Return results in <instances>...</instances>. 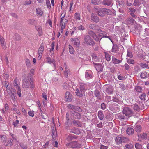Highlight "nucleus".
Masks as SVG:
<instances>
[{"label": "nucleus", "instance_id": "f257e3e1", "mask_svg": "<svg viewBox=\"0 0 149 149\" xmlns=\"http://www.w3.org/2000/svg\"><path fill=\"white\" fill-rule=\"evenodd\" d=\"M6 87L7 88V92L10 95L11 99L13 101L16 100V90L8 86V85H6Z\"/></svg>", "mask_w": 149, "mask_h": 149}, {"label": "nucleus", "instance_id": "f03ea898", "mask_svg": "<svg viewBox=\"0 0 149 149\" xmlns=\"http://www.w3.org/2000/svg\"><path fill=\"white\" fill-rule=\"evenodd\" d=\"M84 41L85 44L92 46H94L95 44V42L88 35H86L84 36Z\"/></svg>", "mask_w": 149, "mask_h": 149}, {"label": "nucleus", "instance_id": "7ed1b4c3", "mask_svg": "<svg viewBox=\"0 0 149 149\" xmlns=\"http://www.w3.org/2000/svg\"><path fill=\"white\" fill-rule=\"evenodd\" d=\"M67 147H71V148H80L81 146V145L79 143H78L76 141H73L72 142L68 143L66 144Z\"/></svg>", "mask_w": 149, "mask_h": 149}, {"label": "nucleus", "instance_id": "20e7f679", "mask_svg": "<svg viewBox=\"0 0 149 149\" xmlns=\"http://www.w3.org/2000/svg\"><path fill=\"white\" fill-rule=\"evenodd\" d=\"M128 140L127 138L124 137L118 136L116 137L115 141L117 144H120L122 142H125Z\"/></svg>", "mask_w": 149, "mask_h": 149}, {"label": "nucleus", "instance_id": "39448f33", "mask_svg": "<svg viewBox=\"0 0 149 149\" xmlns=\"http://www.w3.org/2000/svg\"><path fill=\"white\" fill-rule=\"evenodd\" d=\"M89 33L96 41L100 42L102 38L101 37V35L99 34L98 36H97L92 31H90Z\"/></svg>", "mask_w": 149, "mask_h": 149}, {"label": "nucleus", "instance_id": "423d86ee", "mask_svg": "<svg viewBox=\"0 0 149 149\" xmlns=\"http://www.w3.org/2000/svg\"><path fill=\"white\" fill-rule=\"evenodd\" d=\"M123 113L127 116H130L132 114V111L130 108L125 107L123 110Z\"/></svg>", "mask_w": 149, "mask_h": 149}, {"label": "nucleus", "instance_id": "0eeeda50", "mask_svg": "<svg viewBox=\"0 0 149 149\" xmlns=\"http://www.w3.org/2000/svg\"><path fill=\"white\" fill-rule=\"evenodd\" d=\"M31 82L29 79L25 78L23 81L22 87L24 88H27L29 87Z\"/></svg>", "mask_w": 149, "mask_h": 149}, {"label": "nucleus", "instance_id": "6e6552de", "mask_svg": "<svg viewBox=\"0 0 149 149\" xmlns=\"http://www.w3.org/2000/svg\"><path fill=\"white\" fill-rule=\"evenodd\" d=\"M44 50V48L42 45H41L39 48L38 54L39 56L38 57V59L40 60L41 59L42 56V52Z\"/></svg>", "mask_w": 149, "mask_h": 149}, {"label": "nucleus", "instance_id": "1a4fd4ad", "mask_svg": "<svg viewBox=\"0 0 149 149\" xmlns=\"http://www.w3.org/2000/svg\"><path fill=\"white\" fill-rule=\"evenodd\" d=\"M72 44L76 47H79L80 45V41L79 39L77 38H72L71 39Z\"/></svg>", "mask_w": 149, "mask_h": 149}, {"label": "nucleus", "instance_id": "9d476101", "mask_svg": "<svg viewBox=\"0 0 149 149\" xmlns=\"http://www.w3.org/2000/svg\"><path fill=\"white\" fill-rule=\"evenodd\" d=\"M0 43L2 48L4 49H6L7 47L5 39L2 37H0Z\"/></svg>", "mask_w": 149, "mask_h": 149}, {"label": "nucleus", "instance_id": "9b49d317", "mask_svg": "<svg viewBox=\"0 0 149 149\" xmlns=\"http://www.w3.org/2000/svg\"><path fill=\"white\" fill-rule=\"evenodd\" d=\"M65 98L66 101L68 102L71 101L72 99V95L69 92H67L65 93Z\"/></svg>", "mask_w": 149, "mask_h": 149}, {"label": "nucleus", "instance_id": "f8f14e48", "mask_svg": "<svg viewBox=\"0 0 149 149\" xmlns=\"http://www.w3.org/2000/svg\"><path fill=\"white\" fill-rule=\"evenodd\" d=\"M79 88L81 92L85 93L86 90L87 89L86 84L84 83L80 84Z\"/></svg>", "mask_w": 149, "mask_h": 149}, {"label": "nucleus", "instance_id": "ddd939ff", "mask_svg": "<svg viewBox=\"0 0 149 149\" xmlns=\"http://www.w3.org/2000/svg\"><path fill=\"white\" fill-rule=\"evenodd\" d=\"M99 16L101 17H103L105 15V12H104V8H101L98 10L97 12Z\"/></svg>", "mask_w": 149, "mask_h": 149}, {"label": "nucleus", "instance_id": "4468645a", "mask_svg": "<svg viewBox=\"0 0 149 149\" xmlns=\"http://www.w3.org/2000/svg\"><path fill=\"white\" fill-rule=\"evenodd\" d=\"M46 62L49 64L53 63L54 67L56 68L55 61L54 59L52 60L50 57H47L46 58Z\"/></svg>", "mask_w": 149, "mask_h": 149}, {"label": "nucleus", "instance_id": "2eb2a0df", "mask_svg": "<svg viewBox=\"0 0 149 149\" xmlns=\"http://www.w3.org/2000/svg\"><path fill=\"white\" fill-rule=\"evenodd\" d=\"M71 113L73 115L76 119H79L81 118V115L80 113L76 112L74 111H72Z\"/></svg>", "mask_w": 149, "mask_h": 149}, {"label": "nucleus", "instance_id": "dca6fc26", "mask_svg": "<svg viewBox=\"0 0 149 149\" xmlns=\"http://www.w3.org/2000/svg\"><path fill=\"white\" fill-rule=\"evenodd\" d=\"M43 12L41 8H38L36 9V14L39 17H40L43 15Z\"/></svg>", "mask_w": 149, "mask_h": 149}, {"label": "nucleus", "instance_id": "f3484780", "mask_svg": "<svg viewBox=\"0 0 149 149\" xmlns=\"http://www.w3.org/2000/svg\"><path fill=\"white\" fill-rule=\"evenodd\" d=\"M68 22V20L66 18L61 19L60 22V26L65 27L66 24Z\"/></svg>", "mask_w": 149, "mask_h": 149}, {"label": "nucleus", "instance_id": "a211bd4d", "mask_svg": "<svg viewBox=\"0 0 149 149\" xmlns=\"http://www.w3.org/2000/svg\"><path fill=\"white\" fill-rule=\"evenodd\" d=\"M35 27L39 33V35L41 36L42 34V27L40 26H36Z\"/></svg>", "mask_w": 149, "mask_h": 149}, {"label": "nucleus", "instance_id": "6ab92c4d", "mask_svg": "<svg viewBox=\"0 0 149 149\" xmlns=\"http://www.w3.org/2000/svg\"><path fill=\"white\" fill-rule=\"evenodd\" d=\"M91 19L92 20L96 23L98 22L99 21V18L93 13L91 14Z\"/></svg>", "mask_w": 149, "mask_h": 149}, {"label": "nucleus", "instance_id": "aec40b11", "mask_svg": "<svg viewBox=\"0 0 149 149\" xmlns=\"http://www.w3.org/2000/svg\"><path fill=\"white\" fill-rule=\"evenodd\" d=\"M118 50V45L115 44H113L111 52H113L117 53Z\"/></svg>", "mask_w": 149, "mask_h": 149}, {"label": "nucleus", "instance_id": "412c9836", "mask_svg": "<svg viewBox=\"0 0 149 149\" xmlns=\"http://www.w3.org/2000/svg\"><path fill=\"white\" fill-rule=\"evenodd\" d=\"M92 72L91 70H88L86 71L85 72V77L86 78L89 79L92 77Z\"/></svg>", "mask_w": 149, "mask_h": 149}, {"label": "nucleus", "instance_id": "4be33fe9", "mask_svg": "<svg viewBox=\"0 0 149 149\" xmlns=\"http://www.w3.org/2000/svg\"><path fill=\"white\" fill-rule=\"evenodd\" d=\"M76 95L79 97H83L84 95L85 94V93H83V92H81V91L78 89H77L75 91Z\"/></svg>", "mask_w": 149, "mask_h": 149}, {"label": "nucleus", "instance_id": "5701e85b", "mask_svg": "<svg viewBox=\"0 0 149 149\" xmlns=\"http://www.w3.org/2000/svg\"><path fill=\"white\" fill-rule=\"evenodd\" d=\"M70 132L76 134H79L81 133V131L79 129L75 128L71 129Z\"/></svg>", "mask_w": 149, "mask_h": 149}, {"label": "nucleus", "instance_id": "b1692460", "mask_svg": "<svg viewBox=\"0 0 149 149\" xmlns=\"http://www.w3.org/2000/svg\"><path fill=\"white\" fill-rule=\"evenodd\" d=\"M112 61L113 63L115 64H118L121 62V60L117 59L114 56H112Z\"/></svg>", "mask_w": 149, "mask_h": 149}, {"label": "nucleus", "instance_id": "393cba45", "mask_svg": "<svg viewBox=\"0 0 149 149\" xmlns=\"http://www.w3.org/2000/svg\"><path fill=\"white\" fill-rule=\"evenodd\" d=\"M72 123L75 126H76L78 127H81L82 126L81 123L78 120H73L72 121Z\"/></svg>", "mask_w": 149, "mask_h": 149}, {"label": "nucleus", "instance_id": "a878e982", "mask_svg": "<svg viewBox=\"0 0 149 149\" xmlns=\"http://www.w3.org/2000/svg\"><path fill=\"white\" fill-rule=\"evenodd\" d=\"M97 32L99 33V34H101L102 35V36H102L101 38H104L105 36H107L108 35V33L104 31H102L101 29H99L97 30Z\"/></svg>", "mask_w": 149, "mask_h": 149}, {"label": "nucleus", "instance_id": "bb28decb", "mask_svg": "<svg viewBox=\"0 0 149 149\" xmlns=\"http://www.w3.org/2000/svg\"><path fill=\"white\" fill-rule=\"evenodd\" d=\"M17 78H16L14 80L13 85L14 86L15 88L17 90H20V88L19 86V85L17 83Z\"/></svg>", "mask_w": 149, "mask_h": 149}, {"label": "nucleus", "instance_id": "cd10ccee", "mask_svg": "<svg viewBox=\"0 0 149 149\" xmlns=\"http://www.w3.org/2000/svg\"><path fill=\"white\" fill-rule=\"evenodd\" d=\"M134 129L130 127H128L126 130L127 133L128 135L132 134L134 133Z\"/></svg>", "mask_w": 149, "mask_h": 149}, {"label": "nucleus", "instance_id": "c85d7f7f", "mask_svg": "<svg viewBox=\"0 0 149 149\" xmlns=\"http://www.w3.org/2000/svg\"><path fill=\"white\" fill-rule=\"evenodd\" d=\"M140 66L143 68H149V63H141Z\"/></svg>", "mask_w": 149, "mask_h": 149}, {"label": "nucleus", "instance_id": "c756f323", "mask_svg": "<svg viewBox=\"0 0 149 149\" xmlns=\"http://www.w3.org/2000/svg\"><path fill=\"white\" fill-rule=\"evenodd\" d=\"M106 91L109 94H112L113 91L112 87L111 86H109L107 89Z\"/></svg>", "mask_w": 149, "mask_h": 149}, {"label": "nucleus", "instance_id": "7c9ffc66", "mask_svg": "<svg viewBox=\"0 0 149 149\" xmlns=\"http://www.w3.org/2000/svg\"><path fill=\"white\" fill-rule=\"evenodd\" d=\"M127 22L129 24L134 23L135 21L131 17H129L126 20Z\"/></svg>", "mask_w": 149, "mask_h": 149}, {"label": "nucleus", "instance_id": "2f4dec72", "mask_svg": "<svg viewBox=\"0 0 149 149\" xmlns=\"http://www.w3.org/2000/svg\"><path fill=\"white\" fill-rule=\"evenodd\" d=\"M98 115L99 118L101 120L103 119L104 115L102 112L100 111H99L98 113Z\"/></svg>", "mask_w": 149, "mask_h": 149}, {"label": "nucleus", "instance_id": "473e14b6", "mask_svg": "<svg viewBox=\"0 0 149 149\" xmlns=\"http://www.w3.org/2000/svg\"><path fill=\"white\" fill-rule=\"evenodd\" d=\"M69 49L70 53L71 54H74V50L73 47L70 45H69Z\"/></svg>", "mask_w": 149, "mask_h": 149}, {"label": "nucleus", "instance_id": "72a5a7b5", "mask_svg": "<svg viewBox=\"0 0 149 149\" xmlns=\"http://www.w3.org/2000/svg\"><path fill=\"white\" fill-rule=\"evenodd\" d=\"M104 53L105 54V57L106 60L107 61H109L111 59L110 56L106 52H104Z\"/></svg>", "mask_w": 149, "mask_h": 149}, {"label": "nucleus", "instance_id": "f704fd0d", "mask_svg": "<svg viewBox=\"0 0 149 149\" xmlns=\"http://www.w3.org/2000/svg\"><path fill=\"white\" fill-rule=\"evenodd\" d=\"M74 15L75 19L77 21H79L80 19V14L79 13H76Z\"/></svg>", "mask_w": 149, "mask_h": 149}, {"label": "nucleus", "instance_id": "c9c22d12", "mask_svg": "<svg viewBox=\"0 0 149 149\" xmlns=\"http://www.w3.org/2000/svg\"><path fill=\"white\" fill-rule=\"evenodd\" d=\"M103 3L104 5L109 6L111 5V1L109 0H105L103 1Z\"/></svg>", "mask_w": 149, "mask_h": 149}, {"label": "nucleus", "instance_id": "e433bc0d", "mask_svg": "<svg viewBox=\"0 0 149 149\" xmlns=\"http://www.w3.org/2000/svg\"><path fill=\"white\" fill-rule=\"evenodd\" d=\"M141 130V127L139 125H137L135 126V130L137 132H140Z\"/></svg>", "mask_w": 149, "mask_h": 149}, {"label": "nucleus", "instance_id": "4c0bfd02", "mask_svg": "<svg viewBox=\"0 0 149 149\" xmlns=\"http://www.w3.org/2000/svg\"><path fill=\"white\" fill-rule=\"evenodd\" d=\"M104 12H105V14H107L108 15H111L112 13V12L111 10L109 9H107L104 8Z\"/></svg>", "mask_w": 149, "mask_h": 149}, {"label": "nucleus", "instance_id": "58836bf2", "mask_svg": "<svg viewBox=\"0 0 149 149\" xmlns=\"http://www.w3.org/2000/svg\"><path fill=\"white\" fill-rule=\"evenodd\" d=\"M140 76L142 79H145L147 77V73L146 72H143L141 74Z\"/></svg>", "mask_w": 149, "mask_h": 149}, {"label": "nucleus", "instance_id": "ea45409f", "mask_svg": "<svg viewBox=\"0 0 149 149\" xmlns=\"http://www.w3.org/2000/svg\"><path fill=\"white\" fill-rule=\"evenodd\" d=\"M0 138L1 141L3 143H5L6 142V136L0 135Z\"/></svg>", "mask_w": 149, "mask_h": 149}, {"label": "nucleus", "instance_id": "a19ab883", "mask_svg": "<svg viewBox=\"0 0 149 149\" xmlns=\"http://www.w3.org/2000/svg\"><path fill=\"white\" fill-rule=\"evenodd\" d=\"M136 149H142V146L141 145L138 143H136L135 145Z\"/></svg>", "mask_w": 149, "mask_h": 149}, {"label": "nucleus", "instance_id": "79ce46f5", "mask_svg": "<svg viewBox=\"0 0 149 149\" xmlns=\"http://www.w3.org/2000/svg\"><path fill=\"white\" fill-rule=\"evenodd\" d=\"M64 74L65 76L66 77H68V74H70V71L69 70L66 68L64 72Z\"/></svg>", "mask_w": 149, "mask_h": 149}, {"label": "nucleus", "instance_id": "37998d69", "mask_svg": "<svg viewBox=\"0 0 149 149\" xmlns=\"http://www.w3.org/2000/svg\"><path fill=\"white\" fill-rule=\"evenodd\" d=\"M92 57L93 60L95 61H99V58L95 54H93Z\"/></svg>", "mask_w": 149, "mask_h": 149}, {"label": "nucleus", "instance_id": "c03bdc74", "mask_svg": "<svg viewBox=\"0 0 149 149\" xmlns=\"http://www.w3.org/2000/svg\"><path fill=\"white\" fill-rule=\"evenodd\" d=\"M9 108V105L7 103H6L4 104V109H2V111L3 112H4V110L6 111L8 110Z\"/></svg>", "mask_w": 149, "mask_h": 149}, {"label": "nucleus", "instance_id": "a18cd8bd", "mask_svg": "<svg viewBox=\"0 0 149 149\" xmlns=\"http://www.w3.org/2000/svg\"><path fill=\"white\" fill-rule=\"evenodd\" d=\"M135 90L136 91L138 92H141L142 91V88L139 86H136L135 87Z\"/></svg>", "mask_w": 149, "mask_h": 149}, {"label": "nucleus", "instance_id": "49530a36", "mask_svg": "<svg viewBox=\"0 0 149 149\" xmlns=\"http://www.w3.org/2000/svg\"><path fill=\"white\" fill-rule=\"evenodd\" d=\"M132 145L131 144H127L125 147V149H132Z\"/></svg>", "mask_w": 149, "mask_h": 149}, {"label": "nucleus", "instance_id": "de8ad7c7", "mask_svg": "<svg viewBox=\"0 0 149 149\" xmlns=\"http://www.w3.org/2000/svg\"><path fill=\"white\" fill-rule=\"evenodd\" d=\"M140 98L143 100H146V94L145 93H142L139 96Z\"/></svg>", "mask_w": 149, "mask_h": 149}, {"label": "nucleus", "instance_id": "09e8293b", "mask_svg": "<svg viewBox=\"0 0 149 149\" xmlns=\"http://www.w3.org/2000/svg\"><path fill=\"white\" fill-rule=\"evenodd\" d=\"M63 87L64 89H67L69 88L70 86L67 84L64 83L63 85Z\"/></svg>", "mask_w": 149, "mask_h": 149}, {"label": "nucleus", "instance_id": "8fccbe9b", "mask_svg": "<svg viewBox=\"0 0 149 149\" xmlns=\"http://www.w3.org/2000/svg\"><path fill=\"white\" fill-rule=\"evenodd\" d=\"M28 114L30 116L33 117L34 116V111L31 110H29L28 111Z\"/></svg>", "mask_w": 149, "mask_h": 149}, {"label": "nucleus", "instance_id": "3c124183", "mask_svg": "<svg viewBox=\"0 0 149 149\" xmlns=\"http://www.w3.org/2000/svg\"><path fill=\"white\" fill-rule=\"evenodd\" d=\"M127 63L130 64H134V61L132 59H129L127 60Z\"/></svg>", "mask_w": 149, "mask_h": 149}, {"label": "nucleus", "instance_id": "603ef678", "mask_svg": "<svg viewBox=\"0 0 149 149\" xmlns=\"http://www.w3.org/2000/svg\"><path fill=\"white\" fill-rule=\"evenodd\" d=\"M127 56L130 58H132L133 57L132 52L128 50H127Z\"/></svg>", "mask_w": 149, "mask_h": 149}, {"label": "nucleus", "instance_id": "864d4df0", "mask_svg": "<svg viewBox=\"0 0 149 149\" xmlns=\"http://www.w3.org/2000/svg\"><path fill=\"white\" fill-rule=\"evenodd\" d=\"M133 108L134 110H136V111H138L140 109L139 108V107L136 104H134L133 106Z\"/></svg>", "mask_w": 149, "mask_h": 149}, {"label": "nucleus", "instance_id": "5fc2aeb1", "mask_svg": "<svg viewBox=\"0 0 149 149\" xmlns=\"http://www.w3.org/2000/svg\"><path fill=\"white\" fill-rule=\"evenodd\" d=\"M140 4L139 0H134L133 4L134 6L139 5Z\"/></svg>", "mask_w": 149, "mask_h": 149}, {"label": "nucleus", "instance_id": "6e6d98bb", "mask_svg": "<svg viewBox=\"0 0 149 149\" xmlns=\"http://www.w3.org/2000/svg\"><path fill=\"white\" fill-rule=\"evenodd\" d=\"M91 2L94 5H97L99 3V0H92Z\"/></svg>", "mask_w": 149, "mask_h": 149}, {"label": "nucleus", "instance_id": "4d7b16f0", "mask_svg": "<svg viewBox=\"0 0 149 149\" xmlns=\"http://www.w3.org/2000/svg\"><path fill=\"white\" fill-rule=\"evenodd\" d=\"M141 138L143 139H145L147 138V135L146 133H143L141 136Z\"/></svg>", "mask_w": 149, "mask_h": 149}, {"label": "nucleus", "instance_id": "13d9d810", "mask_svg": "<svg viewBox=\"0 0 149 149\" xmlns=\"http://www.w3.org/2000/svg\"><path fill=\"white\" fill-rule=\"evenodd\" d=\"M67 107L69 109L72 110L75 109V106L71 104L68 105Z\"/></svg>", "mask_w": 149, "mask_h": 149}, {"label": "nucleus", "instance_id": "bf43d9fd", "mask_svg": "<svg viewBox=\"0 0 149 149\" xmlns=\"http://www.w3.org/2000/svg\"><path fill=\"white\" fill-rule=\"evenodd\" d=\"M31 2L32 1L31 0L26 1L24 3L23 5H30L31 3Z\"/></svg>", "mask_w": 149, "mask_h": 149}, {"label": "nucleus", "instance_id": "052dcab7", "mask_svg": "<svg viewBox=\"0 0 149 149\" xmlns=\"http://www.w3.org/2000/svg\"><path fill=\"white\" fill-rule=\"evenodd\" d=\"M100 93H99L98 91H96L95 92V95L96 97H97V98H100L99 95Z\"/></svg>", "mask_w": 149, "mask_h": 149}, {"label": "nucleus", "instance_id": "680f3d73", "mask_svg": "<svg viewBox=\"0 0 149 149\" xmlns=\"http://www.w3.org/2000/svg\"><path fill=\"white\" fill-rule=\"evenodd\" d=\"M94 64H95L96 65V66H95V68L97 70V71H100V70H99L98 69V68L99 67H102V66L98 64H95V63H93Z\"/></svg>", "mask_w": 149, "mask_h": 149}, {"label": "nucleus", "instance_id": "e2e57ef3", "mask_svg": "<svg viewBox=\"0 0 149 149\" xmlns=\"http://www.w3.org/2000/svg\"><path fill=\"white\" fill-rule=\"evenodd\" d=\"M78 30L80 31H82L85 29V28L82 25L79 26L78 27Z\"/></svg>", "mask_w": 149, "mask_h": 149}, {"label": "nucleus", "instance_id": "0e129e2a", "mask_svg": "<svg viewBox=\"0 0 149 149\" xmlns=\"http://www.w3.org/2000/svg\"><path fill=\"white\" fill-rule=\"evenodd\" d=\"M75 110L79 112H81L82 111V109L78 107H75Z\"/></svg>", "mask_w": 149, "mask_h": 149}, {"label": "nucleus", "instance_id": "69168bd1", "mask_svg": "<svg viewBox=\"0 0 149 149\" xmlns=\"http://www.w3.org/2000/svg\"><path fill=\"white\" fill-rule=\"evenodd\" d=\"M46 4L48 8H49L51 7L50 2L49 0H46Z\"/></svg>", "mask_w": 149, "mask_h": 149}, {"label": "nucleus", "instance_id": "338daca9", "mask_svg": "<svg viewBox=\"0 0 149 149\" xmlns=\"http://www.w3.org/2000/svg\"><path fill=\"white\" fill-rule=\"evenodd\" d=\"M13 140L12 139H10L9 141H8V143L7 145L8 146H10L12 145Z\"/></svg>", "mask_w": 149, "mask_h": 149}, {"label": "nucleus", "instance_id": "774afa93", "mask_svg": "<svg viewBox=\"0 0 149 149\" xmlns=\"http://www.w3.org/2000/svg\"><path fill=\"white\" fill-rule=\"evenodd\" d=\"M101 109L103 110L105 109L106 108V105L104 103H102L101 105Z\"/></svg>", "mask_w": 149, "mask_h": 149}]
</instances>
